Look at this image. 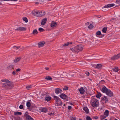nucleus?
Wrapping results in <instances>:
<instances>
[{
  "label": "nucleus",
  "mask_w": 120,
  "mask_h": 120,
  "mask_svg": "<svg viewBox=\"0 0 120 120\" xmlns=\"http://www.w3.org/2000/svg\"><path fill=\"white\" fill-rule=\"evenodd\" d=\"M95 119H97V118H95Z\"/></svg>",
  "instance_id": "338daca9"
},
{
  "label": "nucleus",
  "mask_w": 120,
  "mask_h": 120,
  "mask_svg": "<svg viewBox=\"0 0 120 120\" xmlns=\"http://www.w3.org/2000/svg\"><path fill=\"white\" fill-rule=\"evenodd\" d=\"M13 47L14 48H16V49H17L20 48V46H17L16 47L15 46H14Z\"/></svg>",
  "instance_id": "09e8293b"
},
{
  "label": "nucleus",
  "mask_w": 120,
  "mask_h": 120,
  "mask_svg": "<svg viewBox=\"0 0 120 120\" xmlns=\"http://www.w3.org/2000/svg\"><path fill=\"white\" fill-rule=\"evenodd\" d=\"M51 99L50 97H47L45 98V99L47 101H48L50 100Z\"/></svg>",
  "instance_id": "f704fd0d"
},
{
  "label": "nucleus",
  "mask_w": 120,
  "mask_h": 120,
  "mask_svg": "<svg viewBox=\"0 0 120 120\" xmlns=\"http://www.w3.org/2000/svg\"><path fill=\"white\" fill-rule=\"evenodd\" d=\"M79 91L81 94H83L85 92V90L83 87H81L79 89Z\"/></svg>",
  "instance_id": "ddd939ff"
},
{
  "label": "nucleus",
  "mask_w": 120,
  "mask_h": 120,
  "mask_svg": "<svg viewBox=\"0 0 120 120\" xmlns=\"http://www.w3.org/2000/svg\"><path fill=\"white\" fill-rule=\"evenodd\" d=\"M83 110L85 111L86 113H88L89 112V111L87 107H84Z\"/></svg>",
  "instance_id": "4be33fe9"
},
{
  "label": "nucleus",
  "mask_w": 120,
  "mask_h": 120,
  "mask_svg": "<svg viewBox=\"0 0 120 120\" xmlns=\"http://www.w3.org/2000/svg\"><path fill=\"white\" fill-rule=\"evenodd\" d=\"M109 111L108 110H106L104 112V114L106 116H107L109 115Z\"/></svg>",
  "instance_id": "bb28decb"
},
{
  "label": "nucleus",
  "mask_w": 120,
  "mask_h": 120,
  "mask_svg": "<svg viewBox=\"0 0 120 120\" xmlns=\"http://www.w3.org/2000/svg\"><path fill=\"white\" fill-rule=\"evenodd\" d=\"M61 75H61V76H60L61 77H62V76H61Z\"/></svg>",
  "instance_id": "e2e57ef3"
},
{
  "label": "nucleus",
  "mask_w": 120,
  "mask_h": 120,
  "mask_svg": "<svg viewBox=\"0 0 120 120\" xmlns=\"http://www.w3.org/2000/svg\"><path fill=\"white\" fill-rule=\"evenodd\" d=\"M70 118L71 120H75L76 119L74 117L71 116L70 117Z\"/></svg>",
  "instance_id": "a18cd8bd"
},
{
  "label": "nucleus",
  "mask_w": 120,
  "mask_h": 120,
  "mask_svg": "<svg viewBox=\"0 0 120 120\" xmlns=\"http://www.w3.org/2000/svg\"><path fill=\"white\" fill-rule=\"evenodd\" d=\"M39 4V3L38 2H36L35 3V4Z\"/></svg>",
  "instance_id": "bf43d9fd"
},
{
  "label": "nucleus",
  "mask_w": 120,
  "mask_h": 120,
  "mask_svg": "<svg viewBox=\"0 0 120 120\" xmlns=\"http://www.w3.org/2000/svg\"><path fill=\"white\" fill-rule=\"evenodd\" d=\"M22 113L21 112H14V114L15 115H21Z\"/></svg>",
  "instance_id": "72a5a7b5"
},
{
  "label": "nucleus",
  "mask_w": 120,
  "mask_h": 120,
  "mask_svg": "<svg viewBox=\"0 0 120 120\" xmlns=\"http://www.w3.org/2000/svg\"><path fill=\"white\" fill-rule=\"evenodd\" d=\"M1 81L5 83H3L2 85L3 88L4 89H10L13 86V84L7 79H3L1 80Z\"/></svg>",
  "instance_id": "f257e3e1"
},
{
  "label": "nucleus",
  "mask_w": 120,
  "mask_h": 120,
  "mask_svg": "<svg viewBox=\"0 0 120 120\" xmlns=\"http://www.w3.org/2000/svg\"><path fill=\"white\" fill-rule=\"evenodd\" d=\"M107 30V28L106 27H104V28L102 30V31L104 33L106 32Z\"/></svg>",
  "instance_id": "c9c22d12"
},
{
  "label": "nucleus",
  "mask_w": 120,
  "mask_h": 120,
  "mask_svg": "<svg viewBox=\"0 0 120 120\" xmlns=\"http://www.w3.org/2000/svg\"><path fill=\"white\" fill-rule=\"evenodd\" d=\"M56 103V105L57 106L60 105L62 104L61 101L60 100Z\"/></svg>",
  "instance_id": "393cba45"
},
{
  "label": "nucleus",
  "mask_w": 120,
  "mask_h": 120,
  "mask_svg": "<svg viewBox=\"0 0 120 120\" xmlns=\"http://www.w3.org/2000/svg\"><path fill=\"white\" fill-rule=\"evenodd\" d=\"M93 26H94L92 24H90L88 28L89 29H90L92 28L93 27Z\"/></svg>",
  "instance_id": "79ce46f5"
},
{
  "label": "nucleus",
  "mask_w": 120,
  "mask_h": 120,
  "mask_svg": "<svg viewBox=\"0 0 120 120\" xmlns=\"http://www.w3.org/2000/svg\"><path fill=\"white\" fill-rule=\"evenodd\" d=\"M101 32L100 31H98L96 33V36L97 35H100L101 34Z\"/></svg>",
  "instance_id": "58836bf2"
},
{
  "label": "nucleus",
  "mask_w": 120,
  "mask_h": 120,
  "mask_svg": "<svg viewBox=\"0 0 120 120\" xmlns=\"http://www.w3.org/2000/svg\"><path fill=\"white\" fill-rule=\"evenodd\" d=\"M32 86L31 85L29 86L26 87V88L28 90H29L32 87Z\"/></svg>",
  "instance_id": "a19ab883"
},
{
  "label": "nucleus",
  "mask_w": 120,
  "mask_h": 120,
  "mask_svg": "<svg viewBox=\"0 0 120 120\" xmlns=\"http://www.w3.org/2000/svg\"><path fill=\"white\" fill-rule=\"evenodd\" d=\"M45 44V42H40L38 43V45L39 47H41L43 46Z\"/></svg>",
  "instance_id": "a211bd4d"
},
{
  "label": "nucleus",
  "mask_w": 120,
  "mask_h": 120,
  "mask_svg": "<svg viewBox=\"0 0 120 120\" xmlns=\"http://www.w3.org/2000/svg\"><path fill=\"white\" fill-rule=\"evenodd\" d=\"M39 110L41 112L45 113H46L48 110L46 108H41Z\"/></svg>",
  "instance_id": "1a4fd4ad"
},
{
  "label": "nucleus",
  "mask_w": 120,
  "mask_h": 120,
  "mask_svg": "<svg viewBox=\"0 0 120 120\" xmlns=\"http://www.w3.org/2000/svg\"><path fill=\"white\" fill-rule=\"evenodd\" d=\"M30 102H27L26 103V106H27L29 108L30 106Z\"/></svg>",
  "instance_id": "4c0bfd02"
},
{
  "label": "nucleus",
  "mask_w": 120,
  "mask_h": 120,
  "mask_svg": "<svg viewBox=\"0 0 120 120\" xmlns=\"http://www.w3.org/2000/svg\"><path fill=\"white\" fill-rule=\"evenodd\" d=\"M104 120H108L107 119H105Z\"/></svg>",
  "instance_id": "680f3d73"
},
{
  "label": "nucleus",
  "mask_w": 120,
  "mask_h": 120,
  "mask_svg": "<svg viewBox=\"0 0 120 120\" xmlns=\"http://www.w3.org/2000/svg\"><path fill=\"white\" fill-rule=\"evenodd\" d=\"M109 89L105 86H104L103 87L101 91L103 93H106Z\"/></svg>",
  "instance_id": "4468645a"
},
{
  "label": "nucleus",
  "mask_w": 120,
  "mask_h": 120,
  "mask_svg": "<svg viewBox=\"0 0 120 120\" xmlns=\"http://www.w3.org/2000/svg\"><path fill=\"white\" fill-rule=\"evenodd\" d=\"M39 11L37 10H33L32 12V13L34 15H37L38 16H41L42 15V14H39L40 13H38Z\"/></svg>",
  "instance_id": "39448f33"
},
{
  "label": "nucleus",
  "mask_w": 120,
  "mask_h": 120,
  "mask_svg": "<svg viewBox=\"0 0 120 120\" xmlns=\"http://www.w3.org/2000/svg\"><path fill=\"white\" fill-rule=\"evenodd\" d=\"M45 79H46L50 80H52V78L50 76H48L45 77Z\"/></svg>",
  "instance_id": "2f4dec72"
},
{
  "label": "nucleus",
  "mask_w": 120,
  "mask_h": 120,
  "mask_svg": "<svg viewBox=\"0 0 120 120\" xmlns=\"http://www.w3.org/2000/svg\"><path fill=\"white\" fill-rule=\"evenodd\" d=\"M18 0H10V1H16Z\"/></svg>",
  "instance_id": "6e6d98bb"
},
{
  "label": "nucleus",
  "mask_w": 120,
  "mask_h": 120,
  "mask_svg": "<svg viewBox=\"0 0 120 120\" xmlns=\"http://www.w3.org/2000/svg\"><path fill=\"white\" fill-rule=\"evenodd\" d=\"M89 24V23L88 22L85 23V24L86 25H88Z\"/></svg>",
  "instance_id": "5fc2aeb1"
},
{
  "label": "nucleus",
  "mask_w": 120,
  "mask_h": 120,
  "mask_svg": "<svg viewBox=\"0 0 120 120\" xmlns=\"http://www.w3.org/2000/svg\"><path fill=\"white\" fill-rule=\"evenodd\" d=\"M102 98V101H105V103H106L108 101V98L107 97L105 96H104Z\"/></svg>",
  "instance_id": "dca6fc26"
},
{
  "label": "nucleus",
  "mask_w": 120,
  "mask_h": 120,
  "mask_svg": "<svg viewBox=\"0 0 120 120\" xmlns=\"http://www.w3.org/2000/svg\"><path fill=\"white\" fill-rule=\"evenodd\" d=\"M23 105H20L19 106V108L20 109H22L23 108Z\"/></svg>",
  "instance_id": "de8ad7c7"
},
{
  "label": "nucleus",
  "mask_w": 120,
  "mask_h": 120,
  "mask_svg": "<svg viewBox=\"0 0 120 120\" xmlns=\"http://www.w3.org/2000/svg\"><path fill=\"white\" fill-rule=\"evenodd\" d=\"M95 119H97V118H95Z\"/></svg>",
  "instance_id": "774afa93"
},
{
  "label": "nucleus",
  "mask_w": 120,
  "mask_h": 120,
  "mask_svg": "<svg viewBox=\"0 0 120 120\" xmlns=\"http://www.w3.org/2000/svg\"><path fill=\"white\" fill-rule=\"evenodd\" d=\"M12 74L13 75H15L16 74V72L14 71H13L12 72Z\"/></svg>",
  "instance_id": "3c124183"
},
{
  "label": "nucleus",
  "mask_w": 120,
  "mask_h": 120,
  "mask_svg": "<svg viewBox=\"0 0 120 120\" xmlns=\"http://www.w3.org/2000/svg\"><path fill=\"white\" fill-rule=\"evenodd\" d=\"M41 32H42L43 31H44V30L41 28H40L38 29Z\"/></svg>",
  "instance_id": "ea45409f"
},
{
  "label": "nucleus",
  "mask_w": 120,
  "mask_h": 120,
  "mask_svg": "<svg viewBox=\"0 0 120 120\" xmlns=\"http://www.w3.org/2000/svg\"><path fill=\"white\" fill-rule=\"evenodd\" d=\"M60 97L63 99H66L67 96L64 94H62L60 95Z\"/></svg>",
  "instance_id": "f3484780"
},
{
  "label": "nucleus",
  "mask_w": 120,
  "mask_h": 120,
  "mask_svg": "<svg viewBox=\"0 0 120 120\" xmlns=\"http://www.w3.org/2000/svg\"><path fill=\"white\" fill-rule=\"evenodd\" d=\"M22 19L25 22H27L28 21L27 18L26 17H24L22 18Z\"/></svg>",
  "instance_id": "e433bc0d"
},
{
  "label": "nucleus",
  "mask_w": 120,
  "mask_h": 120,
  "mask_svg": "<svg viewBox=\"0 0 120 120\" xmlns=\"http://www.w3.org/2000/svg\"><path fill=\"white\" fill-rule=\"evenodd\" d=\"M79 120H81V119H79Z\"/></svg>",
  "instance_id": "69168bd1"
},
{
  "label": "nucleus",
  "mask_w": 120,
  "mask_h": 120,
  "mask_svg": "<svg viewBox=\"0 0 120 120\" xmlns=\"http://www.w3.org/2000/svg\"><path fill=\"white\" fill-rule=\"evenodd\" d=\"M86 120H91L92 119L89 116H87L86 117Z\"/></svg>",
  "instance_id": "c03bdc74"
},
{
  "label": "nucleus",
  "mask_w": 120,
  "mask_h": 120,
  "mask_svg": "<svg viewBox=\"0 0 120 120\" xmlns=\"http://www.w3.org/2000/svg\"><path fill=\"white\" fill-rule=\"evenodd\" d=\"M38 13H40L39 14H41L42 15H41V16H39L40 17L44 15L45 14V11H39Z\"/></svg>",
  "instance_id": "5701e85b"
},
{
  "label": "nucleus",
  "mask_w": 120,
  "mask_h": 120,
  "mask_svg": "<svg viewBox=\"0 0 120 120\" xmlns=\"http://www.w3.org/2000/svg\"><path fill=\"white\" fill-rule=\"evenodd\" d=\"M70 105H72V103H70Z\"/></svg>",
  "instance_id": "052dcab7"
},
{
  "label": "nucleus",
  "mask_w": 120,
  "mask_h": 120,
  "mask_svg": "<svg viewBox=\"0 0 120 120\" xmlns=\"http://www.w3.org/2000/svg\"><path fill=\"white\" fill-rule=\"evenodd\" d=\"M26 30V28L22 27H18L15 30L16 31H23L25 30Z\"/></svg>",
  "instance_id": "0eeeda50"
},
{
  "label": "nucleus",
  "mask_w": 120,
  "mask_h": 120,
  "mask_svg": "<svg viewBox=\"0 0 120 120\" xmlns=\"http://www.w3.org/2000/svg\"><path fill=\"white\" fill-rule=\"evenodd\" d=\"M68 89V87L67 86H65L63 88V90H67Z\"/></svg>",
  "instance_id": "37998d69"
},
{
  "label": "nucleus",
  "mask_w": 120,
  "mask_h": 120,
  "mask_svg": "<svg viewBox=\"0 0 120 120\" xmlns=\"http://www.w3.org/2000/svg\"><path fill=\"white\" fill-rule=\"evenodd\" d=\"M45 69L47 70L49 69V68L48 67H45Z\"/></svg>",
  "instance_id": "864d4df0"
},
{
  "label": "nucleus",
  "mask_w": 120,
  "mask_h": 120,
  "mask_svg": "<svg viewBox=\"0 0 120 120\" xmlns=\"http://www.w3.org/2000/svg\"><path fill=\"white\" fill-rule=\"evenodd\" d=\"M38 33V32L37 30L36 29H35L33 31L32 34L33 35H35L37 34Z\"/></svg>",
  "instance_id": "c756f323"
},
{
  "label": "nucleus",
  "mask_w": 120,
  "mask_h": 120,
  "mask_svg": "<svg viewBox=\"0 0 120 120\" xmlns=\"http://www.w3.org/2000/svg\"><path fill=\"white\" fill-rule=\"evenodd\" d=\"M24 116L26 120H33V118L30 115L27 114V113L26 112L24 115Z\"/></svg>",
  "instance_id": "20e7f679"
},
{
  "label": "nucleus",
  "mask_w": 120,
  "mask_h": 120,
  "mask_svg": "<svg viewBox=\"0 0 120 120\" xmlns=\"http://www.w3.org/2000/svg\"><path fill=\"white\" fill-rule=\"evenodd\" d=\"M83 47V46L80 45L76 46L72 48H70V49L74 52H78L82 50Z\"/></svg>",
  "instance_id": "f03ea898"
},
{
  "label": "nucleus",
  "mask_w": 120,
  "mask_h": 120,
  "mask_svg": "<svg viewBox=\"0 0 120 120\" xmlns=\"http://www.w3.org/2000/svg\"><path fill=\"white\" fill-rule=\"evenodd\" d=\"M118 56H119V57H120V53L118 54Z\"/></svg>",
  "instance_id": "4d7b16f0"
},
{
  "label": "nucleus",
  "mask_w": 120,
  "mask_h": 120,
  "mask_svg": "<svg viewBox=\"0 0 120 120\" xmlns=\"http://www.w3.org/2000/svg\"><path fill=\"white\" fill-rule=\"evenodd\" d=\"M47 20V19L46 18H44L42 21L41 24L42 25H44L46 23Z\"/></svg>",
  "instance_id": "9b49d317"
},
{
  "label": "nucleus",
  "mask_w": 120,
  "mask_h": 120,
  "mask_svg": "<svg viewBox=\"0 0 120 120\" xmlns=\"http://www.w3.org/2000/svg\"><path fill=\"white\" fill-rule=\"evenodd\" d=\"M4 1H10V0H4Z\"/></svg>",
  "instance_id": "13d9d810"
},
{
  "label": "nucleus",
  "mask_w": 120,
  "mask_h": 120,
  "mask_svg": "<svg viewBox=\"0 0 120 120\" xmlns=\"http://www.w3.org/2000/svg\"><path fill=\"white\" fill-rule=\"evenodd\" d=\"M57 25V23L56 22L52 21L50 23V26L52 27H54L56 26Z\"/></svg>",
  "instance_id": "6e6552de"
},
{
  "label": "nucleus",
  "mask_w": 120,
  "mask_h": 120,
  "mask_svg": "<svg viewBox=\"0 0 120 120\" xmlns=\"http://www.w3.org/2000/svg\"><path fill=\"white\" fill-rule=\"evenodd\" d=\"M107 116L104 114L101 115L100 116V117L101 120H102L105 118Z\"/></svg>",
  "instance_id": "b1692460"
},
{
  "label": "nucleus",
  "mask_w": 120,
  "mask_h": 120,
  "mask_svg": "<svg viewBox=\"0 0 120 120\" xmlns=\"http://www.w3.org/2000/svg\"><path fill=\"white\" fill-rule=\"evenodd\" d=\"M115 4H109L104 6L103 8H110L114 6Z\"/></svg>",
  "instance_id": "9d476101"
},
{
  "label": "nucleus",
  "mask_w": 120,
  "mask_h": 120,
  "mask_svg": "<svg viewBox=\"0 0 120 120\" xmlns=\"http://www.w3.org/2000/svg\"><path fill=\"white\" fill-rule=\"evenodd\" d=\"M112 70L113 71L115 72H117L118 71V68L117 67H115L112 68Z\"/></svg>",
  "instance_id": "cd10ccee"
},
{
  "label": "nucleus",
  "mask_w": 120,
  "mask_h": 120,
  "mask_svg": "<svg viewBox=\"0 0 120 120\" xmlns=\"http://www.w3.org/2000/svg\"><path fill=\"white\" fill-rule=\"evenodd\" d=\"M68 109H70L71 108V106H68Z\"/></svg>",
  "instance_id": "603ef678"
},
{
  "label": "nucleus",
  "mask_w": 120,
  "mask_h": 120,
  "mask_svg": "<svg viewBox=\"0 0 120 120\" xmlns=\"http://www.w3.org/2000/svg\"><path fill=\"white\" fill-rule=\"evenodd\" d=\"M92 101L91 105L93 107H97L98 106L99 102L98 101V100L95 99H93L92 100Z\"/></svg>",
  "instance_id": "7ed1b4c3"
},
{
  "label": "nucleus",
  "mask_w": 120,
  "mask_h": 120,
  "mask_svg": "<svg viewBox=\"0 0 120 120\" xmlns=\"http://www.w3.org/2000/svg\"><path fill=\"white\" fill-rule=\"evenodd\" d=\"M101 94L100 93H97L96 96L97 98H99L101 97Z\"/></svg>",
  "instance_id": "473e14b6"
},
{
  "label": "nucleus",
  "mask_w": 120,
  "mask_h": 120,
  "mask_svg": "<svg viewBox=\"0 0 120 120\" xmlns=\"http://www.w3.org/2000/svg\"><path fill=\"white\" fill-rule=\"evenodd\" d=\"M115 120H118L117 119H116Z\"/></svg>",
  "instance_id": "0e129e2a"
},
{
  "label": "nucleus",
  "mask_w": 120,
  "mask_h": 120,
  "mask_svg": "<svg viewBox=\"0 0 120 120\" xmlns=\"http://www.w3.org/2000/svg\"><path fill=\"white\" fill-rule=\"evenodd\" d=\"M106 94L109 97L113 96V94L112 91L109 89L106 93Z\"/></svg>",
  "instance_id": "423d86ee"
},
{
  "label": "nucleus",
  "mask_w": 120,
  "mask_h": 120,
  "mask_svg": "<svg viewBox=\"0 0 120 120\" xmlns=\"http://www.w3.org/2000/svg\"><path fill=\"white\" fill-rule=\"evenodd\" d=\"M86 74L87 75V76H88L89 75L90 73L89 72L87 71L86 72Z\"/></svg>",
  "instance_id": "8fccbe9b"
},
{
  "label": "nucleus",
  "mask_w": 120,
  "mask_h": 120,
  "mask_svg": "<svg viewBox=\"0 0 120 120\" xmlns=\"http://www.w3.org/2000/svg\"><path fill=\"white\" fill-rule=\"evenodd\" d=\"M72 44V43L71 42H68L64 44L63 45L64 46H67L69 45H71Z\"/></svg>",
  "instance_id": "a878e982"
},
{
  "label": "nucleus",
  "mask_w": 120,
  "mask_h": 120,
  "mask_svg": "<svg viewBox=\"0 0 120 120\" xmlns=\"http://www.w3.org/2000/svg\"><path fill=\"white\" fill-rule=\"evenodd\" d=\"M119 58V56H118V54L117 55L113 56L111 58V59L112 60H114L117 59Z\"/></svg>",
  "instance_id": "aec40b11"
},
{
  "label": "nucleus",
  "mask_w": 120,
  "mask_h": 120,
  "mask_svg": "<svg viewBox=\"0 0 120 120\" xmlns=\"http://www.w3.org/2000/svg\"><path fill=\"white\" fill-rule=\"evenodd\" d=\"M14 68V66L12 65H8L6 68L7 70H10L12 69H13Z\"/></svg>",
  "instance_id": "f8f14e48"
},
{
  "label": "nucleus",
  "mask_w": 120,
  "mask_h": 120,
  "mask_svg": "<svg viewBox=\"0 0 120 120\" xmlns=\"http://www.w3.org/2000/svg\"><path fill=\"white\" fill-rule=\"evenodd\" d=\"M62 91V90L60 88H57L55 89V93L57 94L60 93Z\"/></svg>",
  "instance_id": "2eb2a0df"
},
{
  "label": "nucleus",
  "mask_w": 120,
  "mask_h": 120,
  "mask_svg": "<svg viewBox=\"0 0 120 120\" xmlns=\"http://www.w3.org/2000/svg\"><path fill=\"white\" fill-rule=\"evenodd\" d=\"M116 3L117 5H115V7H117L119 6L120 5V0H116Z\"/></svg>",
  "instance_id": "6ab92c4d"
},
{
  "label": "nucleus",
  "mask_w": 120,
  "mask_h": 120,
  "mask_svg": "<svg viewBox=\"0 0 120 120\" xmlns=\"http://www.w3.org/2000/svg\"><path fill=\"white\" fill-rule=\"evenodd\" d=\"M21 69L20 68H18L16 70V72H18L19 71H20Z\"/></svg>",
  "instance_id": "49530a36"
},
{
  "label": "nucleus",
  "mask_w": 120,
  "mask_h": 120,
  "mask_svg": "<svg viewBox=\"0 0 120 120\" xmlns=\"http://www.w3.org/2000/svg\"><path fill=\"white\" fill-rule=\"evenodd\" d=\"M53 97L54 99L55 100L56 103L58 101H59L60 100V98L57 96H54Z\"/></svg>",
  "instance_id": "412c9836"
},
{
  "label": "nucleus",
  "mask_w": 120,
  "mask_h": 120,
  "mask_svg": "<svg viewBox=\"0 0 120 120\" xmlns=\"http://www.w3.org/2000/svg\"><path fill=\"white\" fill-rule=\"evenodd\" d=\"M20 59V57H17L14 60V62L15 63H17L18 62Z\"/></svg>",
  "instance_id": "c85d7f7f"
},
{
  "label": "nucleus",
  "mask_w": 120,
  "mask_h": 120,
  "mask_svg": "<svg viewBox=\"0 0 120 120\" xmlns=\"http://www.w3.org/2000/svg\"><path fill=\"white\" fill-rule=\"evenodd\" d=\"M102 67V65L101 64H98L96 66V68L98 69L101 68Z\"/></svg>",
  "instance_id": "7c9ffc66"
}]
</instances>
